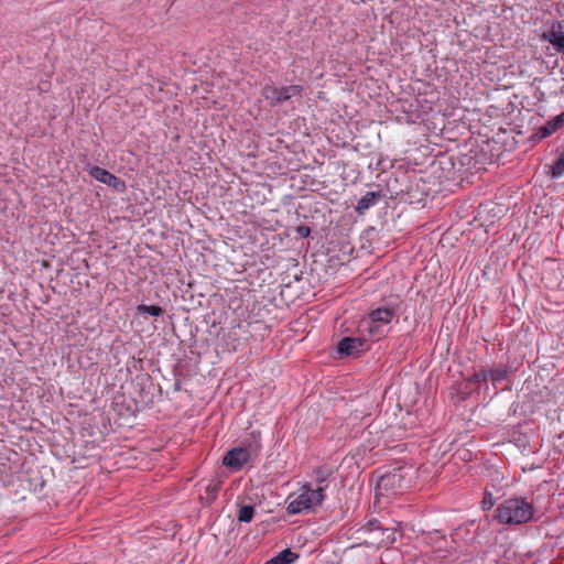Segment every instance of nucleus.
I'll return each mask as SVG.
<instances>
[{"mask_svg":"<svg viewBox=\"0 0 564 564\" xmlns=\"http://www.w3.org/2000/svg\"><path fill=\"white\" fill-rule=\"evenodd\" d=\"M399 316L392 307H378L368 313L360 321L359 328L362 334H367L372 339H381L389 330V325L393 319L398 321Z\"/></svg>","mask_w":564,"mask_h":564,"instance_id":"3","label":"nucleus"},{"mask_svg":"<svg viewBox=\"0 0 564 564\" xmlns=\"http://www.w3.org/2000/svg\"><path fill=\"white\" fill-rule=\"evenodd\" d=\"M250 458L249 449L246 447H235L229 449L223 458V464L235 470H239L248 463Z\"/></svg>","mask_w":564,"mask_h":564,"instance_id":"7","label":"nucleus"},{"mask_svg":"<svg viewBox=\"0 0 564 564\" xmlns=\"http://www.w3.org/2000/svg\"><path fill=\"white\" fill-rule=\"evenodd\" d=\"M380 193L367 192L357 203L356 210L358 214H364L367 209L376 205Z\"/></svg>","mask_w":564,"mask_h":564,"instance_id":"9","label":"nucleus"},{"mask_svg":"<svg viewBox=\"0 0 564 564\" xmlns=\"http://www.w3.org/2000/svg\"><path fill=\"white\" fill-rule=\"evenodd\" d=\"M496 520L501 524L519 525L533 519L534 506L524 498L513 497L503 500L495 511Z\"/></svg>","mask_w":564,"mask_h":564,"instance_id":"2","label":"nucleus"},{"mask_svg":"<svg viewBox=\"0 0 564 564\" xmlns=\"http://www.w3.org/2000/svg\"><path fill=\"white\" fill-rule=\"evenodd\" d=\"M387 539L389 540V541H388L389 543L394 542V538L390 539V535H389Z\"/></svg>","mask_w":564,"mask_h":564,"instance_id":"23","label":"nucleus"},{"mask_svg":"<svg viewBox=\"0 0 564 564\" xmlns=\"http://www.w3.org/2000/svg\"><path fill=\"white\" fill-rule=\"evenodd\" d=\"M555 128L558 130L564 126V111L551 119Z\"/></svg>","mask_w":564,"mask_h":564,"instance_id":"19","label":"nucleus"},{"mask_svg":"<svg viewBox=\"0 0 564 564\" xmlns=\"http://www.w3.org/2000/svg\"><path fill=\"white\" fill-rule=\"evenodd\" d=\"M254 516V507L251 505H243L239 508L237 518L240 522H251Z\"/></svg>","mask_w":564,"mask_h":564,"instance_id":"13","label":"nucleus"},{"mask_svg":"<svg viewBox=\"0 0 564 564\" xmlns=\"http://www.w3.org/2000/svg\"><path fill=\"white\" fill-rule=\"evenodd\" d=\"M138 311L140 313H147L151 316H161L164 311L161 306H158V305H145V304H141L138 306Z\"/></svg>","mask_w":564,"mask_h":564,"instance_id":"16","label":"nucleus"},{"mask_svg":"<svg viewBox=\"0 0 564 564\" xmlns=\"http://www.w3.org/2000/svg\"><path fill=\"white\" fill-rule=\"evenodd\" d=\"M564 174V151L560 153L556 161L554 162L551 175L553 178H558Z\"/></svg>","mask_w":564,"mask_h":564,"instance_id":"15","label":"nucleus"},{"mask_svg":"<svg viewBox=\"0 0 564 564\" xmlns=\"http://www.w3.org/2000/svg\"><path fill=\"white\" fill-rule=\"evenodd\" d=\"M389 480H390V477H382V479H381V481H382L383 484H386V482H387V481H389Z\"/></svg>","mask_w":564,"mask_h":564,"instance_id":"22","label":"nucleus"},{"mask_svg":"<svg viewBox=\"0 0 564 564\" xmlns=\"http://www.w3.org/2000/svg\"><path fill=\"white\" fill-rule=\"evenodd\" d=\"M489 379V372L485 367L475 370L474 373L468 378V381L475 384L487 382Z\"/></svg>","mask_w":564,"mask_h":564,"instance_id":"14","label":"nucleus"},{"mask_svg":"<svg viewBox=\"0 0 564 564\" xmlns=\"http://www.w3.org/2000/svg\"><path fill=\"white\" fill-rule=\"evenodd\" d=\"M481 507L484 510H490L494 507V497L490 492H485Z\"/></svg>","mask_w":564,"mask_h":564,"instance_id":"18","label":"nucleus"},{"mask_svg":"<svg viewBox=\"0 0 564 564\" xmlns=\"http://www.w3.org/2000/svg\"><path fill=\"white\" fill-rule=\"evenodd\" d=\"M316 487L323 486L324 482H326L327 478L329 477V471L325 467H317L314 470Z\"/></svg>","mask_w":564,"mask_h":564,"instance_id":"17","label":"nucleus"},{"mask_svg":"<svg viewBox=\"0 0 564 564\" xmlns=\"http://www.w3.org/2000/svg\"><path fill=\"white\" fill-rule=\"evenodd\" d=\"M297 231L302 237H307L311 232V229L308 227L302 226L299 227Z\"/></svg>","mask_w":564,"mask_h":564,"instance_id":"20","label":"nucleus"},{"mask_svg":"<svg viewBox=\"0 0 564 564\" xmlns=\"http://www.w3.org/2000/svg\"><path fill=\"white\" fill-rule=\"evenodd\" d=\"M489 372V379L492 381V383L500 382L505 379H507L508 376V368L505 365H498L490 370Z\"/></svg>","mask_w":564,"mask_h":564,"instance_id":"12","label":"nucleus"},{"mask_svg":"<svg viewBox=\"0 0 564 564\" xmlns=\"http://www.w3.org/2000/svg\"><path fill=\"white\" fill-rule=\"evenodd\" d=\"M368 349V339L365 337H344L337 346L340 355L357 356Z\"/></svg>","mask_w":564,"mask_h":564,"instance_id":"6","label":"nucleus"},{"mask_svg":"<svg viewBox=\"0 0 564 564\" xmlns=\"http://www.w3.org/2000/svg\"><path fill=\"white\" fill-rule=\"evenodd\" d=\"M556 131H557V129L555 128L553 122L551 120H549L544 126L540 127L536 130V132L532 135V140L535 142L541 141V140L550 137L551 134H553Z\"/></svg>","mask_w":564,"mask_h":564,"instance_id":"11","label":"nucleus"},{"mask_svg":"<svg viewBox=\"0 0 564 564\" xmlns=\"http://www.w3.org/2000/svg\"><path fill=\"white\" fill-rule=\"evenodd\" d=\"M542 39L550 42L558 53L564 52V31L560 22L553 23L551 29L542 34Z\"/></svg>","mask_w":564,"mask_h":564,"instance_id":"8","label":"nucleus"},{"mask_svg":"<svg viewBox=\"0 0 564 564\" xmlns=\"http://www.w3.org/2000/svg\"><path fill=\"white\" fill-rule=\"evenodd\" d=\"M89 175L97 180L98 182L112 187L118 193H123L127 188L126 182L123 180H121L120 177L116 176L115 174L110 173L109 171L102 167H91L89 170Z\"/></svg>","mask_w":564,"mask_h":564,"instance_id":"5","label":"nucleus"},{"mask_svg":"<svg viewBox=\"0 0 564 564\" xmlns=\"http://www.w3.org/2000/svg\"><path fill=\"white\" fill-rule=\"evenodd\" d=\"M326 486L312 488L308 484L301 487L297 492L286 498V511L289 514H305L315 512L324 502Z\"/></svg>","mask_w":564,"mask_h":564,"instance_id":"1","label":"nucleus"},{"mask_svg":"<svg viewBox=\"0 0 564 564\" xmlns=\"http://www.w3.org/2000/svg\"><path fill=\"white\" fill-rule=\"evenodd\" d=\"M299 558V554L290 549L281 551L279 554L268 560L264 564H292Z\"/></svg>","mask_w":564,"mask_h":564,"instance_id":"10","label":"nucleus"},{"mask_svg":"<svg viewBox=\"0 0 564 564\" xmlns=\"http://www.w3.org/2000/svg\"><path fill=\"white\" fill-rule=\"evenodd\" d=\"M369 524L375 529V528H378L379 529V522L377 520L375 521H370Z\"/></svg>","mask_w":564,"mask_h":564,"instance_id":"21","label":"nucleus"},{"mask_svg":"<svg viewBox=\"0 0 564 564\" xmlns=\"http://www.w3.org/2000/svg\"><path fill=\"white\" fill-rule=\"evenodd\" d=\"M302 91L303 87L300 85L276 87L268 84L262 88L261 95L270 107H278L292 97L301 96Z\"/></svg>","mask_w":564,"mask_h":564,"instance_id":"4","label":"nucleus"}]
</instances>
